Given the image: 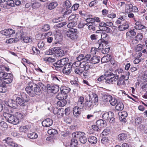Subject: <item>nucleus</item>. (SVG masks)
I'll use <instances>...</instances> for the list:
<instances>
[{
	"label": "nucleus",
	"mask_w": 147,
	"mask_h": 147,
	"mask_svg": "<svg viewBox=\"0 0 147 147\" xmlns=\"http://www.w3.org/2000/svg\"><path fill=\"white\" fill-rule=\"evenodd\" d=\"M3 116L7 121L14 125L18 124L20 120L23 118V116L21 113H16L15 115H13L7 112H4Z\"/></svg>",
	"instance_id": "f257e3e1"
},
{
	"label": "nucleus",
	"mask_w": 147,
	"mask_h": 147,
	"mask_svg": "<svg viewBox=\"0 0 147 147\" xmlns=\"http://www.w3.org/2000/svg\"><path fill=\"white\" fill-rule=\"evenodd\" d=\"M25 90L27 93L32 97L36 95H39L41 92V90L38 86L36 84H33L26 87Z\"/></svg>",
	"instance_id": "f03ea898"
},
{
	"label": "nucleus",
	"mask_w": 147,
	"mask_h": 147,
	"mask_svg": "<svg viewBox=\"0 0 147 147\" xmlns=\"http://www.w3.org/2000/svg\"><path fill=\"white\" fill-rule=\"evenodd\" d=\"M69 61V59L67 58H65L57 61L53 64V68L58 70L59 68L65 66Z\"/></svg>",
	"instance_id": "7ed1b4c3"
},
{
	"label": "nucleus",
	"mask_w": 147,
	"mask_h": 147,
	"mask_svg": "<svg viewBox=\"0 0 147 147\" xmlns=\"http://www.w3.org/2000/svg\"><path fill=\"white\" fill-rule=\"evenodd\" d=\"M78 33V31L77 29L71 28L69 29L68 31H66L65 34L67 37L71 39L74 40L77 39V34Z\"/></svg>",
	"instance_id": "20e7f679"
},
{
	"label": "nucleus",
	"mask_w": 147,
	"mask_h": 147,
	"mask_svg": "<svg viewBox=\"0 0 147 147\" xmlns=\"http://www.w3.org/2000/svg\"><path fill=\"white\" fill-rule=\"evenodd\" d=\"M84 133L80 132H76L73 133L72 134V136L74 138L79 139L80 142L83 144L85 143L87 141V139Z\"/></svg>",
	"instance_id": "39448f33"
},
{
	"label": "nucleus",
	"mask_w": 147,
	"mask_h": 147,
	"mask_svg": "<svg viewBox=\"0 0 147 147\" xmlns=\"http://www.w3.org/2000/svg\"><path fill=\"white\" fill-rule=\"evenodd\" d=\"M91 57L90 54H87V56L86 57L87 63L96 64L98 63L100 61V58L99 56H95L92 57Z\"/></svg>",
	"instance_id": "423d86ee"
},
{
	"label": "nucleus",
	"mask_w": 147,
	"mask_h": 147,
	"mask_svg": "<svg viewBox=\"0 0 147 147\" xmlns=\"http://www.w3.org/2000/svg\"><path fill=\"white\" fill-rule=\"evenodd\" d=\"M73 64L71 63H68L64 66L62 71L63 73L67 75H68L72 71Z\"/></svg>",
	"instance_id": "0eeeda50"
},
{
	"label": "nucleus",
	"mask_w": 147,
	"mask_h": 147,
	"mask_svg": "<svg viewBox=\"0 0 147 147\" xmlns=\"http://www.w3.org/2000/svg\"><path fill=\"white\" fill-rule=\"evenodd\" d=\"M47 87L48 90H50L52 93H57L59 90V86L56 85H52L48 84L47 85Z\"/></svg>",
	"instance_id": "6e6552de"
},
{
	"label": "nucleus",
	"mask_w": 147,
	"mask_h": 147,
	"mask_svg": "<svg viewBox=\"0 0 147 147\" xmlns=\"http://www.w3.org/2000/svg\"><path fill=\"white\" fill-rule=\"evenodd\" d=\"M93 107L92 99L90 98L89 100H88L87 99L84 103L85 108L86 110H90Z\"/></svg>",
	"instance_id": "1a4fd4ad"
},
{
	"label": "nucleus",
	"mask_w": 147,
	"mask_h": 147,
	"mask_svg": "<svg viewBox=\"0 0 147 147\" xmlns=\"http://www.w3.org/2000/svg\"><path fill=\"white\" fill-rule=\"evenodd\" d=\"M15 32V31L11 29H5L0 32L1 34L6 36L11 35L14 34Z\"/></svg>",
	"instance_id": "9d476101"
},
{
	"label": "nucleus",
	"mask_w": 147,
	"mask_h": 147,
	"mask_svg": "<svg viewBox=\"0 0 147 147\" xmlns=\"http://www.w3.org/2000/svg\"><path fill=\"white\" fill-rule=\"evenodd\" d=\"M53 121L50 119H47L42 122L43 126L47 127H50L53 124Z\"/></svg>",
	"instance_id": "9b49d317"
},
{
	"label": "nucleus",
	"mask_w": 147,
	"mask_h": 147,
	"mask_svg": "<svg viewBox=\"0 0 147 147\" xmlns=\"http://www.w3.org/2000/svg\"><path fill=\"white\" fill-rule=\"evenodd\" d=\"M129 25L128 23H123L121 25H120L118 27V30L119 31H123L128 29Z\"/></svg>",
	"instance_id": "f8f14e48"
},
{
	"label": "nucleus",
	"mask_w": 147,
	"mask_h": 147,
	"mask_svg": "<svg viewBox=\"0 0 147 147\" xmlns=\"http://www.w3.org/2000/svg\"><path fill=\"white\" fill-rule=\"evenodd\" d=\"M100 41V42H99L98 43L99 45L98 48L100 49L101 50L103 48H105L107 46L106 45L108 44V42L107 41L104 40L103 39V40H101Z\"/></svg>",
	"instance_id": "ddd939ff"
},
{
	"label": "nucleus",
	"mask_w": 147,
	"mask_h": 147,
	"mask_svg": "<svg viewBox=\"0 0 147 147\" xmlns=\"http://www.w3.org/2000/svg\"><path fill=\"white\" fill-rule=\"evenodd\" d=\"M86 61H84L82 62H80V68H82V69L83 71L85 70L86 71L88 70L89 68H90V66L86 62Z\"/></svg>",
	"instance_id": "4468645a"
},
{
	"label": "nucleus",
	"mask_w": 147,
	"mask_h": 147,
	"mask_svg": "<svg viewBox=\"0 0 147 147\" xmlns=\"http://www.w3.org/2000/svg\"><path fill=\"white\" fill-rule=\"evenodd\" d=\"M81 109L78 107H75L73 110V114L74 116L76 117H78L81 113Z\"/></svg>",
	"instance_id": "2eb2a0df"
},
{
	"label": "nucleus",
	"mask_w": 147,
	"mask_h": 147,
	"mask_svg": "<svg viewBox=\"0 0 147 147\" xmlns=\"http://www.w3.org/2000/svg\"><path fill=\"white\" fill-rule=\"evenodd\" d=\"M73 138L71 140V141L68 144L69 147H77L78 145L76 138Z\"/></svg>",
	"instance_id": "dca6fc26"
},
{
	"label": "nucleus",
	"mask_w": 147,
	"mask_h": 147,
	"mask_svg": "<svg viewBox=\"0 0 147 147\" xmlns=\"http://www.w3.org/2000/svg\"><path fill=\"white\" fill-rule=\"evenodd\" d=\"M41 4L38 0H32V6L33 8L37 9L39 8Z\"/></svg>",
	"instance_id": "f3484780"
},
{
	"label": "nucleus",
	"mask_w": 147,
	"mask_h": 147,
	"mask_svg": "<svg viewBox=\"0 0 147 147\" xmlns=\"http://www.w3.org/2000/svg\"><path fill=\"white\" fill-rule=\"evenodd\" d=\"M60 49V48L54 47L49 50L47 51L46 53L48 55L54 54L58 52V51Z\"/></svg>",
	"instance_id": "a211bd4d"
},
{
	"label": "nucleus",
	"mask_w": 147,
	"mask_h": 147,
	"mask_svg": "<svg viewBox=\"0 0 147 147\" xmlns=\"http://www.w3.org/2000/svg\"><path fill=\"white\" fill-rule=\"evenodd\" d=\"M58 5V4L57 1H53L48 5L47 8L50 10H52L56 8Z\"/></svg>",
	"instance_id": "6ab92c4d"
},
{
	"label": "nucleus",
	"mask_w": 147,
	"mask_h": 147,
	"mask_svg": "<svg viewBox=\"0 0 147 147\" xmlns=\"http://www.w3.org/2000/svg\"><path fill=\"white\" fill-rule=\"evenodd\" d=\"M135 25L136 26H135L134 28L136 30H144V29L146 28V27L142 25L140 22H136Z\"/></svg>",
	"instance_id": "aec40b11"
},
{
	"label": "nucleus",
	"mask_w": 147,
	"mask_h": 147,
	"mask_svg": "<svg viewBox=\"0 0 147 147\" xmlns=\"http://www.w3.org/2000/svg\"><path fill=\"white\" fill-rule=\"evenodd\" d=\"M96 125L100 128L104 127L106 126L104 121L102 119H100L98 120L96 122Z\"/></svg>",
	"instance_id": "412c9836"
},
{
	"label": "nucleus",
	"mask_w": 147,
	"mask_h": 147,
	"mask_svg": "<svg viewBox=\"0 0 147 147\" xmlns=\"http://www.w3.org/2000/svg\"><path fill=\"white\" fill-rule=\"evenodd\" d=\"M112 115V112L111 111L105 113L102 115V118L106 121H109L110 117Z\"/></svg>",
	"instance_id": "4be33fe9"
},
{
	"label": "nucleus",
	"mask_w": 147,
	"mask_h": 147,
	"mask_svg": "<svg viewBox=\"0 0 147 147\" xmlns=\"http://www.w3.org/2000/svg\"><path fill=\"white\" fill-rule=\"evenodd\" d=\"M70 90V88L66 86L61 87L60 88L61 92L65 95H67V94L69 93Z\"/></svg>",
	"instance_id": "5701e85b"
},
{
	"label": "nucleus",
	"mask_w": 147,
	"mask_h": 147,
	"mask_svg": "<svg viewBox=\"0 0 147 147\" xmlns=\"http://www.w3.org/2000/svg\"><path fill=\"white\" fill-rule=\"evenodd\" d=\"M16 103V102L12 99H11L9 101L8 105L11 107L16 109L17 107V104Z\"/></svg>",
	"instance_id": "b1692460"
},
{
	"label": "nucleus",
	"mask_w": 147,
	"mask_h": 147,
	"mask_svg": "<svg viewBox=\"0 0 147 147\" xmlns=\"http://www.w3.org/2000/svg\"><path fill=\"white\" fill-rule=\"evenodd\" d=\"M67 96V95L61 92L59 93L57 96V98L59 100H65Z\"/></svg>",
	"instance_id": "393cba45"
},
{
	"label": "nucleus",
	"mask_w": 147,
	"mask_h": 147,
	"mask_svg": "<svg viewBox=\"0 0 147 147\" xmlns=\"http://www.w3.org/2000/svg\"><path fill=\"white\" fill-rule=\"evenodd\" d=\"M88 141L92 144H96L97 142V138L94 136H90L88 139Z\"/></svg>",
	"instance_id": "a878e982"
},
{
	"label": "nucleus",
	"mask_w": 147,
	"mask_h": 147,
	"mask_svg": "<svg viewBox=\"0 0 147 147\" xmlns=\"http://www.w3.org/2000/svg\"><path fill=\"white\" fill-rule=\"evenodd\" d=\"M133 6L131 4H129L126 5L125 12L129 13L133 12Z\"/></svg>",
	"instance_id": "bb28decb"
},
{
	"label": "nucleus",
	"mask_w": 147,
	"mask_h": 147,
	"mask_svg": "<svg viewBox=\"0 0 147 147\" xmlns=\"http://www.w3.org/2000/svg\"><path fill=\"white\" fill-rule=\"evenodd\" d=\"M124 107L123 103L121 102H119L117 103L115 108L118 111H121L123 109Z\"/></svg>",
	"instance_id": "cd10ccee"
},
{
	"label": "nucleus",
	"mask_w": 147,
	"mask_h": 147,
	"mask_svg": "<svg viewBox=\"0 0 147 147\" xmlns=\"http://www.w3.org/2000/svg\"><path fill=\"white\" fill-rule=\"evenodd\" d=\"M24 34V33L22 30L20 31V32L17 33V35L18 37L16 38H14L15 39L14 40L15 42H17L19 40L21 39Z\"/></svg>",
	"instance_id": "c85d7f7f"
},
{
	"label": "nucleus",
	"mask_w": 147,
	"mask_h": 147,
	"mask_svg": "<svg viewBox=\"0 0 147 147\" xmlns=\"http://www.w3.org/2000/svg\"><path fill=\"white\" fill-rule=\"evenodd\" d=\"M28 137L30 139H35L38 137L37 134L35 132H31L28 133L27 134Z\"/></svg>",
	"instance_id": "c756f323"
},
{
	"label": "nucleus",
	"mask_w": 147,
	"mask_h": 147,
	"mask_svg": "<svg viewBox=\"0 0 147 147\" xmlns=\"http://www.w3.org/2000/svg\"><path fill=\"white\" fill-rule=\"evenodd\" d=\"M111 59V56L107 54L106 56L103 57L101 59V61H103V62H107L110 60Z\"/></svg>",
	"instance_id": "7c9ffc66"
},
{
	"label": "nucleus",
	"mask_w": 147,
	"mask_h": 147,
	"mask_svg": "<svg viewBox=\"0 0 147 147\" xmlns=\"http://www.w3.org/2000/svg\"><path fill=\"white\" fill-rule=\"evenodd\" d=\"M127 137V135L125 133L120 134L118 136V139L120 141H123L125 140Z\"/></svg>",
	"instance_id": "2f4dec72"
},
{
	"label": "nucleus",
	"mask_w": 147,
	"mask_h": 147,
	"mask_svg": "<svg viewBox=\"0 0 147 147\" xmlns=\"http://www.w3.org/2000/svg\"><path fill=\"white\" fill-rule=\"evenodd\" d=\"M16 101L20 105L24 106L25 105L24 100L19 97H17L16 99Z\"/></svg>",
	"instance_id": "473e14b6"
},
{
	"label": "nucleus",
	"mask_w": 147,
	"mask_h": 147,
	"mask_svg": "<svg viewBox=\"0 0 147 147\" xmlns=\"http://www.w3.org/2000/svg\"><path fill=\"white\" fill-rule=\"evenodd\" d=\"M60 100L57 102V105L59 106L63 107L66 104L67 101L65 100Z\"/></svg>",
	"instance_id": "72a5a7b5"
},
{
	"label": "nucleus",
	"mask_w": 147,
	"mask_h": 147,
	"mask_svg": "<svg viewBox=\"0 0 147 147\" xmlns=\"http://www.w3.org/2000/svg\"><path fill=\"white\" fill-rule=\"evenodd\" d=\"M110 49V46L107 45L105 48L101 49L102 53L104 54H107L109 52Z\"/></svg>",
	"instance_id": "f704fd0d"
},
{
	"label": "nucleus",
	"mask_w": 147,
	"mask_h": 147,
	"mask_svg": "<svg viewBox=\"0 0 147 147\" xmlns=\"http://www.w3.org/2000/svg\"><path fill=\"white\" fill-rule=\"evenodd\" d=\"M112 96L110 95H105L103 96L102 98L106 102H108L110 101L111 99Z\"/></svg>",
	"instance_id": "c9c22d12"
},
{
	"label": "nucleus",
	"mask_w": 147,
	"mask_h": 147,
	"mask_svg": "<svg viewBox=\"0 0 147 147\" xmlns=\"http://www.w3.org/2000/svg\"><path fill=\"white\" fill-rule=\"evenodd\" d=\"M43 59L47 62H53L56 61V59L52 57H45Z\"/></svg>",
	"instance_id": "e433bc0d"
},
{
	"label": "nucleus",
	"mask_w": 147,
	"mask_h": 147,
	"mask_svg": "<svg viewBox=\"0 0 147 147\" xmlns=\"http://www.w3.org/2000/svg\"><path fill=\"white\" fill-rule=\"evenodd\" d=\"M5 84L0 82V92H5L6 91Z\"/></svg>",
	"instance_id": "4c0bfd02"
},
{
	"label": "nucleus",
	"mask_w": 147,
	"mask_h": 147,
	"mask_svg": "<svg viewBox=\"0 0 147 147\" xmlns=\"http://www.w3.org/2000/svg\"><path fill=\"white\" fill-rule=\"evenodd\" d=\"M53 80L57 83L59 82L61 80V76H52Z\"/></svg>",
	"instance_id": "58836bf2"
},
{
	"label": "nucleus",
	"mask_w": 147,
	"mask_h": 147,
	"mask_svg": "<svg viewBox=\"0 0 147 147\" xmlns=\"http://www.w3.org/2000/svg\"><path fill=\"white\" fill-rule=\"evenodd\" d=\"M114 74L110 71H107L105 74L104 76L106 78H109L114 76Z\"/></svg>",
	"instance_id": "ea45409f"
},
{
	"label": "nucleus",
	"mask_w": 147,
	"mask_h": 147,
	"mask_svg": "<svg viewBox=\"0 0 147 147\" xmlns=\"http://www.w3.org/2000/svg\"><path fill=\"white\" fill-rule=\"evenodd\" d=\"M67 24V23L65 22H63L61 23H60L57 24L56 25H55L54 27L55 28H60L66 25Z\"/></svg>",
	"instance_id": "a19ab883"
},
{
	"label": "nucleus",
	"mask_w": 147,
	"mask_h": 147,
	"mask_svg": "<svg viewBox=\"0 0 147 147\" xmlns=\"http://www.w3.org/2000/svg\"><path fill=\"white\" fill-rule=\"evenodd\" d=\"M48 133L50 135H55L58 134V132L56 129H50L48 131Z\"/></svg>",
	"instance_id": "79ce46f5"
},
{
	"label": "nucleus",
	"mask_w": 147,
	"mask_h": 147,
	"mask_svg": "<svg viewBox=\"0 0 147 147\" xmlns=\"http://www.w3.org/2000/svg\"><path fill=\"white\" fill-rule=\"evenodd\" d=\"M111 98L109 101L110 104L113 106H115L117 103V100L115 98L112 97Z\"/></svg>",
	"instance_id": "37998d69"
},
{
	"label": "nucleus",
	"mask_w": 147,
	"mask_h": 147,
	"mask_svg": "<svg viewBox=\"0 0 147 147\" xmlns=\"http://www.w3.org/2000/svg\"><path fill=\"white\" fill-rule=\"evenodd\" d=\"M86 23L85 25H87L88 24H92L94 22V20L93 18H88L86 19Z\"/></svg>",
	"instance_id": "c03bdc74"
},
{
	"label": "nucleus",
	"mask_w": 147,
	"mask_h": 147,
	"mask_svg": "<svg viewBox=\"0 0 147 147\" xmlns=\"http://www.w3.org/2000/svg\"><path fill=\"white\" fill-rule=\"evenodd\" d=\"M50 26L48 24H45L42 26L41 29L42 31H47L49 30L50 29Z\"/></svg>",
	"instance_id": "a18cd8bd"
},
{
	"label": "nucleus",
	"mask_w": 147,
	"mask_h": 147,
	"mask_svg": "<svg viewBox=\"0 0 147 147\" xmlns=\"http://www.w3.org/2000/svg\"><path fill=\"white\" fill-rule=\"evenodd\" d=\"M87 56V55L84 56V55L83 54H81L79 55L77 58V59L78 61H81L82 60H84V61H86V57Z\"/></svg>",
	"instance_id": "49530a36"
},
{
	"label": "nucleus",
	"mask_w": 147,
	"mask_h": 147,
	"mask_svg": "<svg viewBox=\"0 0 147 147\" xmlns=\"http://www.w3.org/2000/svg\"><path fill=\"white\" fill-rule=\"evenodd\" d=\"M21 39L23 40L24 42L26 43L30 42L31 41V40L28 37H24V35H23Z\"/></svg>",
	"instance_id": "de8ad7c7"
},
{
	"label": "nucleus",
	"mask_w": 147,
	"mask_h": 147,
	"mask_svg": "<svg viewBox=\"0 0 147 147\" xmlns=\"http://www.w3.org/2000/svg\"><path fill=\"white\" fill-rule=\"evenodd\" d=\"M86 25L88 26V28L89 30H92V31L95 30V25L94 23L92 24H88L87 25Z\"/></svg>",
	"instance_id": "09e8293b"
},
{
	"label": "nucleus",
	"mask_w": 147,
	"mask_h": 147,
	"mask_svg": "<svg viewBox=\"0 0 147 147\" xmlns=\"http://www.w3.org/2000/svg\"><path fill=\"white\" fill-rule=\"evenodd\" d=\"M83 70L80 68H77L74 69V72L77 74L80 75L83 72Z\"/></svg>",
	"instance_id": "8fccbe9b"
},
{
	"label": "nucleus",
	"mask_w": 147,
	"mask_h": 147,
	"mask_svg": "<svg viewBox=\"0 0 147 147\" xmlns=\"http://www.w3.org/2000/svg\"><path fill=\"white\" fill-rule=\"evenodd\" d=\"M77 24V23L74 20H73L71 22L69 23L67 25L68 28H70L75 26Z\"/></svg>",
	"instance_id": "3c124183"
},
{
	"label": "nucleus",
	"mask_w": 147,
	"mask_h": 147,
	"mask_svg": "<svg viewBox=\"0 0 147 147\" xmlns=\"http://www.w3.org/2000/svg\"><path fill=\"white\" fill-rule=\"evenodd\" d=\"M7 73L2 72L0 73V80H4L6 77V76H7Z\"/></svg>",
	"instance_id": "603ef678"
},
{
	"label": "nucleus",
	"mask_w": 147,
	"mask_h": 147,
	"mask_svg": "<svg viewBox=\"0 0 147 147\" xmlns=\"http://www.w3.org/2000/svg\"><path fill=\"white\" fill-rule=\"evenodd\" d=\"M77 15L76 14H71L68 18V20H69L73 21V20H75L78 19Z\"/></svg>",
	"instance_id": "864d4df0"
},
{
	"label": "nucleus",
	"mask_w": 147,
	"mask_h": 147,
	"mask_svg": "<svg viewBox=\"0 0 147 147\" xmlns=\"http://www.w3.org/2000/svg\"><path fill=\"white\" fill-rule=\"evenodd\" d=\"M5 140L6 141V143L9 145H11L12 143L13 142L12 139L9 137L7 138Z\"/></svg>",
	"instance_id": "5fc2aeb1"
},
{
	"label": "nucleus",
	"mask_w": 147,
	"mask_h": 147,
	"mask_svg": "<svg viewBox=\"0 0 147 147\" xmlns=\"http://www.w3.org/2000/svg\"><path fill=\"white\" fill-rule=\"evenodd\" d=\"M135 38L138 40H141L143 38V36L142 34L141 33H139L136 36Z\"/></svg>",
	"instance_id": "6e6d98bb"
},
{
	"label": "nucleus",
	"mask_w": 147,
	"mask_h": 147,
	"mask_svg": "<svg viewBox=\"0 0 147 147\" xmlns=\"http://www.w3.org/2000/svg\"><path fill=\"white\" fill-rule=\"evenodd\" d=\"M100 29L101 30L105 31L107 33L110 32L111 31V29L110 28L106 26L102 28H100Z\"/></svg>",
	"instance_id": "4d7b16f0"
},
{
	"label": "nucleus",
	"mask_w": 147,
	"mask_h": 147,
	"mask_svg": "<svg viewBox=\"0 0 147 147\" xmlns=\"http://www.w3.org/2000/svg\"><path fill=\"white\" fill-rule=\"evenodd\" d=\"M6 4L11 6L13 7L14 6V1L12 0H8L6 2Z\"/></svg>",
	"instance_id": "13d9d810"
},
{
	"label": "nucleus",
	"mask_w": 147,
	"mask_h": 147,
	"mask_svg": "<svg viewBox=\"0 0 147 147\" xmlns=\"http://www.w3.org/2000/svg\"><path fill=\"white\" fill-rule=\"evenodd\" d=\"M92 95L94 103H95L97 102L98 100V98L97 95L94 93H93Z\"/></svg>",
	"instance_id": "bf43d9fd"
},
{
	"label": "nucleus",
	"mask_w": 147,
	"mask_h": 147,
	"mask_svg": "<svg viewBox=\"0 0 147 147\" xmlns=\"http://www.w3.org/2000/svg\"><path fill=\"white\" fill-rule=\"evenodd\" d=\"M98 49L95 47H92L91 50V53L93 55L96 54Z\"/></svg>",
	"instance_id": "052dcab7"
},
{
	"label": "nucleus",
	"mask_w": 147,
	"mask_h": 147,
	"mask_svg": "<svg viewBox=\"0 0 147 147\" xmlns=\"http://www.w3.org/2000/svg\"><path fill=\"white\" fill-rule=\"evenodd\" d=\"M65 53V52H64L63 50H62L59 51L58 53H57V56L58 57H62L64 55Z\"/></svg>",
	"instance_id": "680f3d73"
},
{
	"label": "nucleus",
	"mask_w": 147,
	"mask_h": 147,
	"mask_svg": "<svg viewBox=\"0 0 147 147\" xmlns=\"http://www.w3.org/2000/svg\"><path fill=\"white\" fill-rule=\"evenodd\" d=\"M62 20V18L61 17L56 18L53 20V22L54 23H57Z\"/></svg>",
	"instance_id": "e2e57ef3"
},
{
	"label": "nucleus",
	"mask_w": 147,
	"mask_h": 147,
	"mask_svg": "<svg viewBox=\"0 0 147 147\" xmlns=\"http://www.w3.org/2000/svg\"><path fill=\"white\" fill-rule=\"evenodd\" d=\"M27 129L26 127L24 126H21L19 128V131L20 132H25L26 130Z\"/></svg>",
	"instance_id": "0e129e2a"
},
{
	"label": "nucleus",
	"mask_w": 147,
	"mask_h": 147,
	"mask_svg": "<svg viewBox=\"0 0 147 147\" xmlns=\"http://www.w3.org/2000/svg\"><path fill=\"white\" fill-rule=\"evenodd\" d=\"M65 5L66 6V7L67 8H69L71 6V5L70 2L68 0H67L65 1Z\"/></svg>",
	"instance_id": "69168bd1"
},
{
	"label": "nucleus",
	"mask_w": 147,
	"mask_h": 147,
	"mask_svg": "<svg viewBox=\"0 0 147 147\" xmlns=\"http://www.w3.org/2000/svg\"><path fill=\"white\" fill-rule=\"evenodd\" d=\"M62 36L61 34L59 35L57 34V35H56V36L55 39L58 42L61 41L62 40Z\"/></svg>",
	"instance_id": "338daca9"
},
{
	"label": "nucleus",
	"mask_w": 147,
	"mask_h": 147,
	"mask_svg": "<svg viewBox=\"0 0 147 147\" xmlns=\"http://www.w3.org/2000/svg\"><path fill=\"white\" fill-rule=\"evenodd\" d=\"M79 4H75L71 7V9L73 11L77 10L79 7Z\"/></svg>",
	"instance_id": "774afa93"
}]
</instances>
